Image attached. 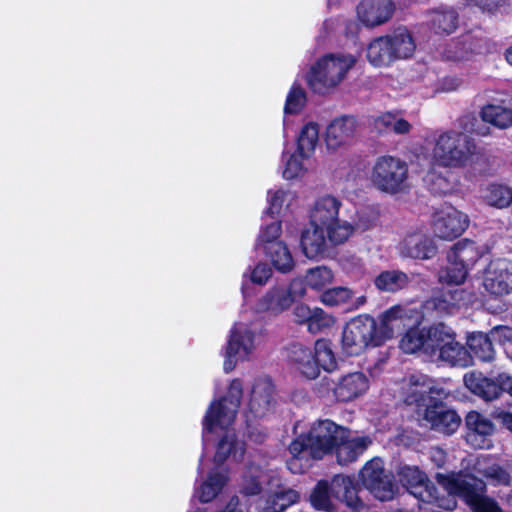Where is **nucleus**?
Instances as JSON below:
<instances>
[{
  "label": "nucleus",
  "mask_w": 512,
  "mask_h": 512,
  "mask_svg": "<svg viewBox=\"0 0 512 512\" xmlns=\"http://www.w3.org/2000/svg\"><path fill=\"white\" fill-rule=\"evenodd\" d=\"M289 358L295 369L308 379L317 378L320 369L332 372L337 367L331 342L326 339L317 340L313 349L302 344H293L289 350Z\"/></svg>",
  "instance_id": "39448f33"
},
{
  "label": "nucleus",
  "mask_w": 512,
  "mask_h": 512,
  "mask_svg": "<svg viewBox=\"0 0 512 512\" xmlns=\"http://www.w3.org/2000/svg\"><path fill=\"white\" fill-rule=\"evenodd\" d=\"M465 386L475 395L486 401L497 399L501 395L499 382L484 377L481 373L470 372L464 376Z\"/></svg>",
  "instance_id": "a878e982"
},
{
  "label": "nucleus",
  "mask_w": 512,
  "mask_h": 512,
  "mask_svg": "<svg viewBox=\"0 0 512 512\" xmlns=\"http://www.w3.org/2000/svg\"><path fill=\"white\" fill-rule=\"evenodd\" d=\"M263 472L258 466L251 465L247 467L243 474L241 491L243 494L252 496L261 491Z\"/></svg>",
  "instance_id": "3c124183"
},
{
  "label": "nucleus",
  "mask_w": 512,
  "mask_h": 512,
  "mask_svg": "<svg viewBox=\"0 0 512 512\" xmlns=\"http://www.w3.org/2000/svg\"><path fill=\"white\" fill-rule=\"evenodd\" d=\"M283 160L285 164L282 175L287 180L301 177L308 170L309 158H302L298 151L288 157L284 154Z\"/></svg>",
  "instance_id": "8fccbe9b"
},
{
  "label": "nucleus",
  "mask_w": 512,
  "mask_h": 512,
  "mask_svg": "<svg viewBox=\"0 0 512 512\" xmlns=\"http://www.w3.org/2000/svg\"><path fill=\"white\" fill-rule=\"evenodd\" d=\"M341 201L333 195L318 197L310 211V221L320 225L327 231V237L332 244H342L353 234L354 227L346 220H341Z\"/></svg>",
  "instance_id": "423d86ee"
},
{
  "label": "nucleus",
  "mask_w": 512,
  "mask_h": 512,
  "mask_svg": "<svg viewBox=\"0 0 512 512\" xmlns=\"http://www.w3.org/2000/svg\"><path fill=\"white\" fill-rule=\"evenodd\" d=\"M229 480L225 469L213 470L207 479L195 490V496L203 503L213 500Z\"/></svg>",
  "instance_id": "c85d7f7f"
},
{
  "label": "nucleus",
  "mask_w": 512,
  "mask_h": 512,
  "mask_svg": "<svg viewBox=\"0 0 512 512\" xmlns=\"http://www.w3.org/2000/svg\"><path fill=\"white\" fill-rule=\"evenodd\" d=\"M258 345V334L252 323L237 322L230 331L224 352L223 369L231 372L240 361L249 360Z\"/></svg>",
  "instance_id": "6e6552de"
},
{
  "label": "nucleus",
  "mask_w": 512,
  "mask_h": 512,
  "mask_svg": "<svg viewBox=\"0 0 512 512\" xmlns=\"http://www.w3.org/2000/svg\"><path fill=\"white\" fill-rule=\"evenodd\" d=\"M282 233V226L280 221H274L271 224L261 229L256 240L255 247L257 249L265 250L267 245L274 242H283L280 239Z\"/></svg>",
  "instance_id": "6e6d98bb"
},
{
  "label": "nucleus",
  "mask_w": 512,
  "mask_h": 512,
  "mask_svg": "<svg viewBox=\"0 0 512 512\" xmlns=\"http://www.w3.org/2000/svg\"><path fill=\"white\" fill-rule=\"evenodd\" d=\"M481 197L492 207L506 208L512 203V189L504 184L490 183L482 189Z\"/></svg>",
  "instance_id": "e433bc0d"
},
{
  "label": "nucleus",
  "mask_w": 512,
  "mask_h": 512,
  "mask_svg": "<svg viewBox=\"0 0 512 512\" xmlns=\"http://www.w3.org/2000/svg\"><path fill=\"white\" fill-rule=\"evenodd\" d=\"M356 62L351 54H327L310 68L307 83L314 92L326 94L346 78Z\"/></svg>",
  "instance_id": "20e7f679"
},
{
  "label": "nucleus",
  "mask_w": 512,
  "mask_h": 512,
  "mask_svg": "<svg viewBox=\"0 0 512 512\" xmlns=\"http://www.w3.org/2000/svg\"><path fill=\"white\" fill-rule=\"evenodd\" d=\"M299 493L293 489H283L267 495L259 503L261 512H282L287 507L298 502Z\"/></svg>",
  "instance_id": "c756f323"
},
{
  "label": "nucleus",
  "mask_w": 512,
  "mask_h": 512,
  "mask_svg": "<svg viewBox=\"0 0 512 512\" xmlns=\"http://www.w3.org/2000/svg\"><path fill=\"white\" fill-rule=\"evenodd\" d=\"M369 388V379L362 372H353L340 378L334 388V395L339 401H351Z\"/></svg>",
  "instance_id": "4be33fe9"
},
{
  "label": "nucleus",
  "mask_w": 512,
  "mask_h": 512,
  "mask_svg": "<svg viewBox=\"0 0 512 512\" xmlns=\"http://www.w3.org/2000/svg\"><path fill=\"white\" fill-rule=\"evenodd\" d=\"M391 45L395 60L410 57L415 51V43L411 34L404 28H399L390 35H386Z\"/></svg>",
  "instance_id": "4c0bfd02"
},
{
  "label": "nucleus",
  "mask_w": 512,
  "mask_h": 512,
  "mask_svg": "<svg viewBox=\"0 0 512 512\" xmlns=\"http://www.w3.org/2000/svg\"><path fill=\"white\" fill-rule=\"evenodd\" d=\"M468 225V216L452 206L442 207L433 215V231L437 237L444 240L459 237Z\"/></svg>",
  "instance_id": "2eb2a0df"
},
{
  "label": "nucleus",
  "mask_w": 512,
  "mask_h": 512,
  "mask_svg": "<svg viewBox=\"0 0 512 512\" xmlns=\"http://www.w3.org/2000/svg\"><path fill=\"white\" fill-rule=\"evenodd\" d=\"M437 361L445 362L451 366L468 367L472 364V356L464 345L453 337L444 350L441 351Z\"/></svg>",
  "instance_id": "58836bf2"
},
{
  "label": "nucleus",
  "mask_w": 512,
  "mask_h": 512,
  "mask_svg": "<svg viewBox=\"0 0 512 512\" xmlns=\"http://www.w3.org/2000/svg\"><path fill=\"white\" fill-rule=\"evenodd\" d=\"M305 288L297 281H292L289 286L277 285L270 288L258 301L259 311H268L280 314L289 309L297 298L303 297Z\"/></svg>",
  "instance_id": "ddd939ff"
},
{
  "label": "nucleus",
  "mask_w": 512,
  "mask_h": 512,
  "mask_svg": "<svg viewBox=\"0 0 512 512\" xmlns=\"http://www.w3.org/2000/svg\"><path fill=\"white\" fill-rule=\"evenodd\" d=\"M333 272L326 266H319L309 269L305 276L307 286L312 289L320 290L333 280Z\"/></svg>",
  "instance_id": "864d4df0"
},
{
  "label": "nucleus",
  "mask_w": 512,
  "mask_h": 512,
  "mask_svg": "<svg viewBox=\"0 0 512 512\" xmlns=\"http://www.w3.org/2000/svg\"><path fill=\"white\" fill-rule=\"evenodd\" d=\"M424 181L432 193L439 195L453 192L458 184L456 176L451 171L446 170L443 173L436 168L426 174Z\"/></svg>",
  "instance_id": "c9c22d12"
},
{
  "label": "nucleus",
  "mask_w": 512,
  "mask_h": 512,
  "mask_svg": "<svg viewBox=\"0 0 512 512\" xmlns=\"http://www.w3.org/2000/svg\"><path fill=\"white\" fill-rule=\"evenodd\" d=\"M360 475L362 483L367 489L375 485V482L387 476L384 474L383 462L379 458L368 461L362 468Z\"/></svg>",
  "instance_id": "603ef678"
},
{
  "label": "nucleus",
  "mask_w": 512,
  "mask_h": 512,
  "mask_svg": "<svg viewBox=\"0 0 512 512\" xmlns=\"http://www.w3.org/2000/svg\"><path fill=\"white\" fill-rule=\"evenodd\" d=\"M467 427L466 442L475 449H489L494 432L492 421L476 411H471L465 418Z\"/></svg>",
  "instance_id": "a211bd4d"
},
{
  "label": "nucleus",
  "mask_w": 512,
  "mask_h": 512,
  "mask_svg": "<svg viewBox=\"0 0 512 512\" xmlns=\"http://www.w3.org/2000/svg\"><path fill=\"white\" fill-rule=\"evenodd\" d=\"M357 121L352 116L335 118L326 128L325 143L330 151H337L347 146L354 138Z\"/></svg>",
  "instance_id": "6ab92c4d"
},
{
  "label": "nucleus",
  "mask_w": 512,
  "mask_h": 512,
  "mask_svg": "<svg viewBox=\"0 0 512 512\" xmlns=\"http://www.w3.org/2000/svg\"><path fill=\"white\" fill-rule=\"evenodd\" d=\"M456 337L452 328L444 323L434 324L426 329L425 356L437 361L442 350Z\"/></svg>",
  "instance_id": "b1692460"
},
{
  "label": "nucleus",
  "mask_w": 512,
  "mask_h": 512,
  "mask_svg": "<svg viewBox=\"0 0 512 512\" xmlns=\"http://www.w3.org/2000/svg\"><path fill=\"white\" fill-rule=\"evenodd\" d=\"M466 43L453 42L449 45L445 52V57L450 60H463L468 55V50L465 47Z\"/></svg>",
  "instance_id": "69168bd1"
},
{
  "label": "nucleus",
  "mask_w": 512,
  "mask_h": 512,
  "mask_svg": "<svg viewBox=\"0 0 512 512\" xmlns=\"http://www.w3.org/2000/svg\"><path fill=\"white\" fill-rule=\"evenodd\" d=\"M457 14L453 9L441 8L431 13V25L436 33H452L457 27Z\"/></svg>",
  "instance_id": "c03bdc74"
},
{
  "label": "nucleus",
  "mask_w": 512,
  "mask_h": 512,
  "mask_svg": "<svg viewBox=\"0 0 512 512\" xmlns=\"http://www.w3.org/2000/svg\"><path fill=\"white\" fill-rule=\"evenodd\" d=\"M306 102V94L302 88L294 85L286 99L284 111L286 114H293L299 112Z\"/></svg>",
  "instance_id": "680f3d73"
},
{
  "label": "nucleus",
  "mask_w": 512,
  "mask_h": 512,
  "mask_svg": "<svg viewBox=\"0 0 512 512\" xmlns=\"http://www.w3.org/2000/svg\"><path fill=\"white\" fill-rule=\"evenodd\" d=\"M483 121L492 124L499 129H507L512 126V108L502 104H488L481 110Z\"/></svg>",
  "instance_id": "ea45409f"
},
{
  "label": "nucleus",
  "mask_w": 512,
  "mask_h": 512,
  "mask_svg": "<svg viewBox=\"0 0 512 512\" xmlns=\"http://www.w3.org/2000/svg\"><path fill=\"white\" fill-rule=\"evenodd\" d=\"M312 313L313 309L304 304L297 305L293 310V315L298 323L308 324L311 319Z\"/></svg>",
  "instance_id": "338daca9"
},
{
  "label": "nucleus",
  "mask_w": 512,
  "mask_h": 512,
  "mask_svg": "<svg viewBox=\"0 0 512 512\" xmlns=\"http://www.w3.org/2000/svg\"><path fill=\"white\" fill-rule=\"evenodd\" d=\"M220 512H248V504L241 502L237 496H234Z\"/></svg>",
  "instance_id": "774afa93"
},
{
  "label": "nucleus",
  "mask_w": 512,
  "mask_h": 512,
  "mask_svg": "<svg viewBox=\"0 0 512 512\" xmlns=\"http://www.w3.org/2000/svg\"><path fill=\"white\" fill-rule=\"evenodd\" d=\"M436 480L449 495H457L473 512H502L497 502L486 495V483L471 473H437Z\"/></svg>",
  "instance_id": "7ed1b4c3"
},
{
  "label": "nucleus",
  "mask_w": 512,
  "mask_h": 512,
  "mask_svg": "<svg viewBox=\"0 0 512 512\" xmlns=\"http://www.w3.org/2000/svg\"><path fill=\"white\" fill-rule=\"evenodd\" d=\"M407 164L393 156L378 157L373 165L371 181L381 191L395 194L406 187Z\"/></svg>",
  "instance_id": "9d476101"
},
{
  "label": "nucleus",
  "mask_w": 512,
  "mask_h": 512,
  "mask_svg": "<svg viewBox=\"0 0 512 512\" xmlns=\"http://www.w3.org/2000/svg\"><path fill=\"white\" fill-rule=\"evenodd\" d=\"M508 0H483L478 7L484 13L489 15L502 14L508 10Z\"/></svg>",
  "instance_id": "0e129e2a"
},
{
  "label": "nucleus",
  "mask_w": 512,
  "mask_h": 512,
  "mask_svg": "<svg viewBox=\"0 0 512 512\" xmlns=\"http://www.w3.org/2000/svg\"><path fill=\"white\" fill-rule=\"evenodd\" d=\"M426 329L410 328L400 341L403 352L412 354L421 351L425 355Z\"/></svg>",
  "instance_id": "de8ad7c7"
},
{
  "label": "nucleus",
  "mask_w": 512,
  "mask_h": 512,
  "mask_svg": "<svg viewBox=\"0 0 512 512\" xmlns=\"http://www.w3.org/2000/svg\"><path fill=\"white\" fill-rule=\"evenodd\" d=\"M447 260V265L439 272V281L448 285H461L465 281L469 269L460 261L448 258Z\"/></svg>",
  "instance_id": "a18cd8bd"
},
{
  "label": "nucleus",
  "mask_w": 512,
  "mask_h": 512,
  "mask_svg": "<svg viewBox=\"0 0 512 512\" xmlns=\"http://www.w3.org/2000/svg\"><path fill=\"white\" fill-rule=\"evenodd\" d=\"M472 469L475 473L484 476L496 485H508L511 480L510 474L495 463L490 456L481 455L477 457Z\"/></svg>",
  "instance_id": "cd10ccee"
},
{
  "label": "nucleus",
  "mask_w": 512,
  "mask_h": 512,
  "mask_svg": "<svg viewBox=\"0 0 512 512\" xmlns=\"http://www.w3.org/2000/svg\"><path fill=\"white\" fill-rule=\"evenodd\" d=\"M373 126L379 132H394L403 135L410 132L412 125L398 112H385L373 119Z\"/></svg>",
  "instance_id": "f704fd0d"
},
{
  "label": "nucleus",
  "mask_w": 512,
  "mask_h": 512,
  "mask_svg": "<svg viewBox=\"0 0 512 512\" xmlns=\"http://www.w3.org/2000/svg\"><path fill=\"white\" fill-rule=\"evenodd\" d=\"M376 332V321L368 315L351 319L342 333V349L349 355H359L368 346H380Z\"/></svg>",
  "instance_id": "1a4fd4ad"
},
{
  "label": "nucleus",
  "mask_w": 512,
  "mask_h": 512,
  "mask_svg": "<svg viewBox=\"0 0 512 512\" xmlns=\"http://www.w3.org/2000/svg\"><path fill=\"white\" fill-rule=\"evenodd\" d=\"M424 420L430 424L432 429L446 435L455 433L461 424L460 416L442 403L428 404Z\"/></svg>",
  "instance_id": "412c9836"
},
{
  "label": "nucleus",
  "mask_w": 512,
  "mask_h": 512,
  "mask_svg": "<svg viewBox=\"0 0 512 512\" xmlns=\"http://www.w3.org/2000/svg\"><path fill=\"white\" fill-rule=\"evenodd\" d=\"M371 443L372 439L368 436L350 437L349 432L344 428L343 438L335 446L339 464L346 465L355 461Z\"/></svg>",
  "instance_id": "5701e85b"
},
{
  "label": "nucleus",
  "mask_w": 512,
  "mask_h": 512,
  "mask_svg": "<svg viewBox=\"0 0 512 512\" xmlns=\"http://www.w3.org/2000/svg\"><path fill=\"white\" fill-rule=\"evenodd\" d=\"M467 345L479 360L490 362L494 359L495 351L488 334L482 332L472 333L467 339Z\"/></svg>",
  "instance_id": "79ce46f5"
},
{
  "label": "nucleus",
  "mask_w": 512,
  "mask_h": 512,
  "mask_svg": "<svg viewBox=\"0 0 512 512\" xmlns=\"http://www.w3.org/2000/svg\"><path fill=\"white\" fill-rule=\"evenodd\" d=\"M475 144L466 134L445 132L439 135L433 148V160L439 167L464 166L475 153Z\"/></svg>",
  "instance_id": "0eeeda50"
},
{
  "label": "nucleus",
  "mask_w": 512,
  "mask_h": 512,
  "mask_svg": "<svg viewBox=\"0 0 512 512\" xmlns=\"http://www.w3.org/2000/svg\"><path fill=\"white\" fill-rule=\"evenodd\" d=\"M242 396V383L234 379L225 397L213 401L203 419V451L206 452L213 434L219 437L216 444L214 462L223 464L231 459L240 461L244 455V445L237 441L235 433L230 426L235 420Z\"/></svg>",
  "instance_id": "f257e3e1"
},
{
  "label": "nucleus",
  "mask_w": 512,
  "mask_h": 512,
  "mask_svg": "<svg viewBox=\"0 0 512 512\" xmlns=\"http://www.w3.org/2000/svg\"><path fill=\"white\" fill-rule=\"evenodd\" d=\"M419 318L418 312L413 309L400 305L391 307L380 316V323H376L380 344L391 339L405 327L418 323Z\"/></svg>",
  "instance_id": "f8f14e48"
},
{
  "label": "nucleus",
  "mask_w": 512,
  "mask_h": 512,
  "mask_svg": "<svg viewBox=\"0 0 512 512\" xmlns=\"http://www.w3.org/2000/svg\"><path fill=\"white\" fill-rule=\"evenodd\" d=\"M409 277L400 270H386L374 279V285L382 292H397L409 283Z\"/></svg>",
  "instance_id": "a19ab883"
},
{
  "label": "nucleus",
  "mask_w": 512,
  "mask_h": 512,
  "mask_svg": "<svg viewBox=\"0 0 512 512\" xmlns=\"http://www.w3.org/2000/svg\"><path fill=\"white\" fill-rule=\"evenodd\" d=\"M272 276V269L266 263H258L253 269L244 273L243 277H249L250 281L257 285H265Z\"/></svg>",
  "instance_id": "e2e57ef3"
},
{
  "label": "nucleus",
  "mask_w": 512,
  "mask_h": 512,
  "mask_svg": "<svg viewBox=\"0 0 512 512\" xmlns=\"http://www.w3.org/2000/svg\"><path fill=\"white\" fill-rule=\"evenodd\" d=\"M366 56L374 67H387L395 61L387 36L374 39L367 47Z\"/></svg>",
  "instance_id": "72a5a7b5"
},
{
  "label": "nucleus",
  "mask_w": 512,
  "mask_h": 512,
  "mask_svg": "<svg viewBox=\"0 0 512 512\" xmlns=\"http://www.w3.org/2000/svg\"><path fill=\"white\" fill-rule=\"evenodd\" d=\"M329 241L327 231L320 225L309 226L301 234V248L307 258L314 259L326 249V242Z\"/></svg>",
  "instance_id": "393cba45"
},
{
  "label": "nucleus",
  "mask_w": 512,
  "mask_h": 512,
  "mask_svg": "<svg viewBox=\"0 0 512 512\" xmlns=\"http://www.w3.org/2000/svg\"><path fill=\"white\" fill-rule=\"evenodd\" d=\"M368 490L380 501H389L396 495L398 487L393 483L391 477L387 475L383 479L375 482V485Z\"/></svg>",
  "instance_id": "4d7b16f0"
},
{
  "label": "nucleus",
  "mask_w": 512,
  "mask_h": 512,
  "mask_svg": "<svg viewBox=\"0 0 512 512\" xmlns=\"http://www.w3.org/2000/svg\"><path fill=\"white\" fill-rule=\"evenodd\" d=\"M482 285L486 292L502 296L512 292V261L506 258L492 260L483 274Z\"/></svg>",
  "instance_id": "4468645a"
},
{
  "label": "nucleus",
  "mask_w": 512,
  "mask_h": 512,
  "mask_svg": "<svg viewBox=\"0 0 512 512\" xmlns=\"http://www.w3.org/2000/svg\"><path fill=\"white\" fill-rule=\"evenodd\" d=\"M295 195L284 189H271L267 193L268 207L265 211L266 214L279 215L284 208H288Z\"/></svg>",
  "instance_id": "49530a36"
},
{
  "label": "nucleus",
  "mask_w": 512,
  "mask_h": 512,
  "mask_svg": "<svg viewBox=\"0 0 512 512\" xmlns=\"http://www.w3.org/2000/svg\"><path fill=\"white\" fill-rule=\"evenodd\" d=\"M332 496L331 484L329 485L327 481H319L310 495L311 505L317 510L330 512L333 510Z\"/></svg>",
  "instance_id": "09e8293b"
},
{
  "label": "nucleus",
  "mask_w": 512,
  "mask_h": 512,
  "mask_svg": "<svg viewBox=\"0 0 512 512\" xmlns=\"http://www.w3.org/2000/svg\"><path fill=\"white\" fill-rule=\"evenodd\" d=\"M353 292L346 287H336L326 290L321 295V302L327 306H339L352 303Z\"/></svg>",
  "instance_id": "5fc2aeb1"
},
{
  "label": "nucleus",
  "mask_w": 512,
  "mask_h": 512,
  "mask_svg": "<svg viewBox=\"0 0 512 512\" xmlns=\"http://www.w3.org/2000/svg\"><path fill=\"white\" fill-rule=\"evenodd\" d=\"M400 481L407 487L410 494L422 502L436 503L440 508L452 510L456 501L452 497H440L435 486L426 474L415 466H404L399 471Z\"/></svg>",
  "instance_id": "9b49d317"
},
{
  "label": "nucleus",
  "mask_w": 512,
  "mask_h": 512,
  "mask_svg": "<svg viewBox=\"0 0 512 512\" xmlns=\"http://www.w3.org/2000/svg\"><path fill=\"white\" fill-rule=\"evenodd\" d=\"M491 341L498 342L504 347L508 358L512 360V328L508 326H496L489 332Z\"/></svg>",
  "instance_id": "bf43d9fd"
},
{
  "label": "nucleus",
  "mask_w": 512,
  "mask_h": 512,
  "mask_svg": "<svg viewBox=\"0 0 512 512\" xmlns=\"http://www.w3.org/2000/svg\"><path fill=\"white\" fill-rule=\"evenodd\" d=\"M334 323L335 319L333 316L324 312L321 308H313V313L307 326L311 333L316 334L332 327Z\"/></svg>",
  "instance_id": "13d9d810"
},
{
  "label": "nucleus",
  "mask_w": 512,
  "mask_h": 512,
  "mask_svg": "<svg viewBox=\"0 0 512 512\" xmlns=\"http://www.w3.org/2000/svg\"><path fill=\"white\" fill-rule=\"evenodd\" d=\"M482 255V249L475 242L463 239L452 247L447 258L454 261H460L469 269L482 257Z\"/></svg>",
  "instance_id": "2f4dec72"
},
{
  "label": "nucleus",
  "mask_w": 512,
  "mask_h": 512,
  "mask_svg": "<svg viewBox=\"0 0 512 512\" xmlns=\"http://www.w3.org/2000/svg\"><path fill=\"white\" fill-rule=\"evenodd\" d=\"M398 250L402 257L426 260L435 256L437 247L423 229H416L406 234Z\"/></svg>",
  "instance_id": "f3484780"
},
{
  "label": "nucleus",
  "mask_w": 512,
  "mask_h": 512,
  "mask_svg": "<svg viewBox=\"0 0 512 512\" xmlns=\"http://www.w3.org/2000/svg\"><path fill=\"white\" fill-rule=\"evenodd\" d=\"M410 382L414 387L411 394L407 397V402L410 404L424 405L426 404V397L430 398L432 395L442 396L444 394L443 389L436 388L433 385V381L427 376H412Z\"/></svg>",
  "instance_id": "473e14b6"
},
{
  "label": "nucleus",
  "mask_w": 512,
  "mask_h": 512,
  "mask_svg": "<svg viewBox=\"0 0 512 512\" xmlns=\"http://www.w3.org/2000/svg\"><path fill=\"white\" fill-rule=\"evenodd\" d=\"M263 252L277 271L288 273L294 268V259L285 242L268 244Z\"/></svg>",
  "instance_id": "7c9ffc66"
},
{
  "label": "nucleus",
  "mask_w": 512,
  "mask_h": 512,
  "mask_svg": "<svg viewBox=\"0 0 512 512\" xmlns=\"http://www.w3.org/2000/svg\"><path fill=\"white\" fill-rule=\"evenodd\" d=\"M331 490L333 497L344 501L348 507L354 510L362 507V502L357 495V487L350 477L335 476L331 481Z\"/></svg>",
  "instance_id": "bb28decb"
},
{
  "label": "nucleus",
  "mask_w": 512,
  "mask_h": 512,
  "mask_svg": "<svg viewBox=\"0 0 512 512\" xmlns=\"http://www.w3.org/2000/svg\"><path fill=\"white\" fill-rule=\"evenodd\" d=\"M464 295L465 292L461 289L447 291L442 295V299H435V306L440 310L451 313L464 300Z\"/></svg>",
  "instance_id": "052dcab7"
},
{
  "label": "nucleus",
  "mask_w": 512,
  "mask_h": 512,
  "mask_svg": "<svg viewBox=\"0 0 512 512\" xmlns=\"http://www.w3.org/2000/svg\"><path fill=\"white\" fill-rule=\"evenodd\" d=\"M343 435L344 427L331 420L314 422L307 433L300 434L289 445L291 458L287 460L288 469L294 474L302 473L309 466L310 459H321L330 453Z\"/></svg>",
  "instance_id": "f03ea898"
},
{
  "label": "nucleus",
  "mask_w": 512,
  "mask_h": 512,
  "mask_svg": "<svg viewBox=\"0 0 512 512\" xmlns=\"http://www.w3.org/2000/svg\"><path fill=\"white\" fill-rule=\"evenodd\" d=\"M274 405V386L270 379L261 378L254 382L246 414L247 422L266 416Z\"/></svg>",
  "instance_id": "dca6fc26"
},
{
  "label": "nucleus",
  "mask_w": 512,
  "mask_h": 512,
  "mask_svg": "<svg viewBox=\"0 0 512 512\" xmlns=\"http://www.w3.org/2000/svg\"><path fill=\"white\" fill-rule=\"evenodd\" d=\"M319 140V127L316 123L305 124L297 139V150L302 158H310Z\"/></svg>",
  "instance_id": "37998d69"
},
{
  "label": "nucleus",
  "mask_w": 512,
  "mask_h": 512,
  "mask_svg": "<svg viewBox=\"0 0 512 512\" xmlns=\"http://www.w3.org/2000/svg\"><path fill=\"white\" fill-rule=\"evenodd\" d=\"M395 8L392 0H362L357 6V16L364 25L375 27L389 21Z\"/></svg>",
  "instance_id": "aec40b11"
}]
</instances>
